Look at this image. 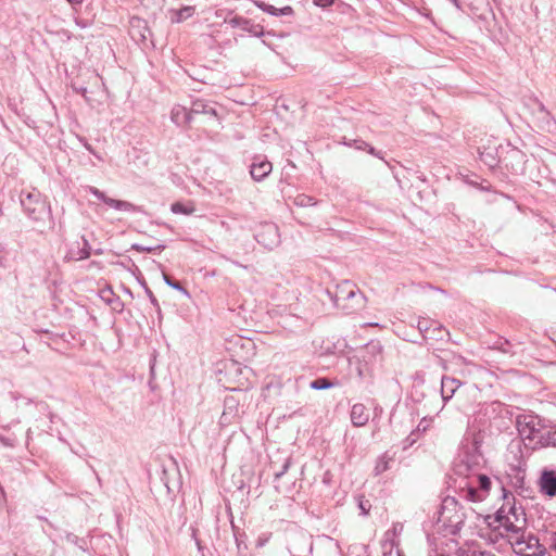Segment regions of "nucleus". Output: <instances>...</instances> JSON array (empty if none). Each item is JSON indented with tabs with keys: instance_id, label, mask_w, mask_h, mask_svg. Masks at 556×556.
<instances>
[{
	"instance_id": "28",
	"label": "nucleus",
	"mask_w": 556,
	"mask_h": 556,
	"mask_svg": "<svg viewBox=\"0 0 556 556\" xmlns=\"http://www.w3.org/2000/svg\"><path fill=\"white\" fill-rule=\"evenodd\" d=\"M294 204L298 205V206L306 207V206L315 205L316 201L314 200V198H312L309 195L299 194L294 199Z\"/></svg>"
},
{
	"instance_id": "35",
	"label": "nucleus",
	"mask_w": 556,
	"mask_h": 556,
	"mask_svg": "<svg viewBox=\"0 0 556 556\" xmlns=\"http://www.w3.org/2000/svg\"><path fill=\"white\" fill-rule=\"evenodd\" d=\"M313 3L316 7L327 8V7H330L333 3V0H313Z\"/></svg>"
},
{
	"instance_id": "43",
	"label": "nucleus",
	"mask_w": 556,
	"mask_h": 556,
	"mask_svg": "<svg viewBox=\"0 0 556 556\" xmlns=\"http://www.w3.org/2000/svg\"><path fill=\"white\" fill-rule=\"evenodd\" d=\"M448 1L452 2L456 9L462 10V5L458 0H448Z\"/></svg>"
},
{
	"instance_id": "44",
	"label": "nucleus",
	"mask_w": 556,
	"mask_h": 556,
	"mask_svg": "<svg viewBox=\"0 0 556 556\" xmlns=\"http://www.w3.org/2000/svg\"><path fill=\"white\" fill-rule=\"evenodd\" d=\"M551 540H552V545H553L554 549L556 551V532H554L552 534Z\"/></svg>"
},
{
	"instance_id": "26",
	"label": "nucleus",
	"mask_w": 556,
	"mask_h": 556,
	"mask_svg": "<svg viewBox=\"0 0 556 556\" xmlns=\"http://www.w3.org/2000/svg\"><path fill=\"white\" fill-rule=\"evenodd\" d=\"M170 211L174 214L190 215V214H192L194 212V207L193 206H187V205H185L181 202H175V203L172 204Z\"/></svg>"
},
{
	"instance_id": "3",
	"label": "nucleus",
	"mask_w": 556,
	"mask_h": 556,
	"mask_svg": "<svg viewBox=\"0 0 556 556\" xmlns=\"http://www.w3.org/2000/svg\"><path fill=\"white\" fill-rule=\"evenodd\" d=\"M331 299L336 307L346 314H352L363 308L366 300L357 287L349 280H343L337 285Z\"/></svg>"
},
{
	"instance_id": "4",
	"label": "nucleus",
	"mask_w": 556,
	"mask_h": 556,
	"mask_svg": "<svg viewBox=\"0 0 556 556\" xmlns=\"http://www.w3.org/2000/svg\"><path fill=\"white\" fill-rule=\"evenodd\" d=\"M511 545L514 552L520 556H543L545 548L540 544L539 539L526 533L525 529L514 534L505 536Z\"/></svg>"
},
{
	"instance_id": "10",
	"label": "nucleus",
	"mask_w": 556,
	"mask_h": 556,
	"mask_svg": "<svg viewBox=\"0 0 556 556\" xmlns=\"http://www.w3.org/2000/svg\"><path fill=\"white\" fill-rule=\"evenodd\" d=\"M225 23H228L233 28H241L255 37L264 35L263 26L254 24L251 20L242 16L233 15L230 18L225 17Z\"/></svg>"
},
{
	"instance_id": "40",
	"label": "nucleus",
	"mask_w": 556,
	"mask_h": 556,
	"mask_svg": "<svg viewBox=\"0 0 556 556\" xmlns=\"http://www.w3.org/2000/svg\"><path fill=\"white\" fill-rule=\"evenodd\" d=\"M367 151H368V153H369V154H371V155H375V156H377V157L382 159V156H381L380 152H379V151H377L374 147H370V146H369V147H368V149H367Z\"/></svg>"
},
{
	"instance_id": "34",
	"label": "nucleus",
	"mask_w": 556,
	"mask_h": 556,
	"mask_svg": "<svg viewBox=\"0 0 556 556\" xmlns=\"http://www.w3.org/2000/svg\"><path fill=\"white\" fill-rule=\"evenodd\" d=\"M215 15L216 17L223 18L225 21V17L230 18L232 16V13L227 10L219 9L215 12Z\"/></svg>"
},
{
	"instance_id": "32",
	"label": "nucleus",
	"mask_w": 556,
	"mask_h": 556,
	"mask_svg": "<svg viewBox=\"0 0 556 556\" xmlns=\"http://www.w3.org/2000/svg\"><path fill=\"white\" fill-rule=\"evenodd\" d=\"M88 191L104 203H105V200L109 199V197H106L104 192H102L101 190H99L96 187L89 186Z\"/></svg>"
},
{
	"instance_id": "6",
	"label": "nucleus",
	"mask_w": 556,
	"mask_h": 556,
	"mask_svg": "<svg viewBox=\"0 0 556 556\" xmlns=\"http://www.w3.org/2000/svg\"><path fill=\"white\" fill-rule=\"evenodd\" d=\"M21 204L27 216L35 222H43L50 216V208L42 194L37 190L23 191Z\"/></svg>"
},
{
	"instance_id": "37",
	"label": "nucleus",
	"mask_w": 556,
	"mask_h": 556,
	"mask_svg": "<svg viewBox=\"0 0 556 556\" xmlns=\"http://www.w3.org/2000/svg\"><path fill=\"white\" fill-rule=\"evenodd\" d=\"M428 324H429V321L427 319H425V318L420 319L418 321V329H419V331L420 332L428 331V329H429V325Z\"/></svg>"
},
{
	"instance_id": "20",
	"label": "nucleus",
	"mask_w": 556,
	"mask_h": 556,
	"mask_svg": "<svg viewBox=\"0 0 556 556\" xmlns=\"http://www.w3.org/2000/svg\"><path fill=\"white\" fill-rule=\"evenodd\" d=\"M541 488L547 495L556 494V472L544 470L541 476Z\"/></svg>"
},
{
	"instance_id": "8",
	"label": "nucleus",
	"mask_w": 556,
	"mask_h": 556,
	"mask_svg": "<svg viewBox=\"0 0 556 556\" xmlns=\"http://www.w3.org/2000/svg\"><path fill=\"white\" fill-rule=\"evenodd\" d=\"M255 239L266 249H274L280 243L278 227L271 223L262 225L255 235Z\"/></svg>"
},
{
	"instance_id": "23",
	"label": "nucleus",
	"mask_w": 556,
	"mask_h": 556,
	"mask_svg": "<svg viewBox=\"0 0 556 556\" xmlns=\"http://www.w3.org/2000/svg\"><path fill=\"white\" fill-rule=\"evenodd\" d=\"M536 444H540L541 446H556V430L543 427Z\"/></svg>"
},
{
	"instance_id": "46",
	"label": "nucleus",
	"mask_w": 556,
	"mask_h": 556,
	"mask_svg": "<svg viewBox=\"0 0 556 556\" xmlns=\"http://www.w3.org/2000/svg\"><path fill=\"white\" fill-rule=\"evenodd\" d=\"M76 24L81 27V28H85L87 27V23L86 22H83V21H79V20H76Z\"/></svg>"
},
{
	"instance_id": "49",
	"label": "nucleus",
	"mask_w": 556,
	"mask_h": 556,
	"mask_svg": "<svg viewBox=\"0 0 556 556\" xmlns=\"http://www.w3.org/2000/svg\"><path fill=\"white\" fill-rule=\"evenodd\" d=\"M344 144L349 146V147H352V143L351 142H346L344 141Z\"/></svg>"
},
{
	"instance_id": "38",
	"label": "nucleus",
	"mask_w": 556,
	"mask_h": 556,
	"mask_svg": "<svg viewBox=\"0 0 556 556\" xmlns=\"http://www.w3.org/2000/svg\"><path fill=\"white\" fill-rule=\"evenodd\" d=\"M289 468V460L287 459L286 463L282 465V469L280 471L275 472V478L279 479Z\"/></svg>"
},
{
	"instance_id": "51",
	"label": "nucleus",
	"mask_w": 556,
	"mask_h": 556,
	"mask_svg": "<svg viewBox=\"0 0 556 556\" xmlns=\"http://www.w3.org/2000/svg\"><path fill=\"white\" fill-rule=\"evenodd\" d=\"M144 251H148V252H151L152 249L151 248H147V249H143Z\"/></svg>"
},
{
	"instance_id": "30",
	"label": "nucleus",
	"mask_w": 556,
	"mask_h": 556,
	"mask_svg": "<svg viewBox=\"0 0 556 556\" xmlns=\"http://www.w3.org/2000/svg\"><path fill=\"white\" fill-rule=\"evenodd\" d=\"M163 279L167 286L180 291L181 293L189 295L188 291L177 281L172 280L166 274H163Z\"/></svg>"
},
{
	"instance_id": "39",
	"label": "nucleus",
	"mask_w": 556,
	"mask_h": 556,
	"mask_svg": "<svg viewBox=\"0 0 556 556\" xmlns=\"http://www.w3.org/2000/svg\"><path fill=\"white\" fill-rule=\"evenodd\" d=\"M354 143H355V148H356V149H359V150L368 149V147H369V144H368L367 142L362 141V140H359V141H354Z\"/></svg>"
},
{
	"instance_id": "41",
	"label": "nucleus",
	"mask_w": 556,
	"mask_h": 556,
	"mask_svg": "<svg viewBox=\"0 0 556 556\" xmlns=\"http://www.w3.org/2000/svg\"><path fill=\"white\" fill-rule=\"evenodd\" d=\"M77 92H79L86 100H88V97H87V88L85 87H81L79 89H76Z\"/></svg>"
},
{
	"instance_id": "50",
	"label": "nucleus",
	"mask_w": 556,
	"mask_h": 556,
	"mask_svg": "<svg viewBox=\"0 0 556 556\" xmlns=\"http://www.w3.org/2000/svg\"><path fill=\"white\" fill-rule=\"evenodd\" d=\"M87 150L92 151L89 144H86Z\"/></svg>"
},
{
	"instance_id": "14",
	"label": "nucleus",
	"mask_w": 556,
	"mask_h": 556,
	"mask_svg": "<svg viewBox=\"0 0 556 556\" xmlns=\"http://www.w3.org/2000/svg\"><path fill=\"white\" fill-rule=\"evenodd\" d=\"M350 417L354 427H364L369 421L370 414L364 404L356 403L351 408Z\"/></svg>"
},
{
	"instance_id": "1",
	"label": "nucleus",
	"mask_w": 556,
	"mask_h": 556,
	"mask_svg": "<svg viewBox=\"0 0 556 556\" xmlns=\"http://www.w3.org/2000/svg\"><path fill=\"white\" fill-rule=\"evenodd\" d=\"M481 439L475 434L466 442L453 464V483L458 495L469 502H482L491 489L490 478L482 472L485 459L480 451Z\"/></svg>"
},
{
	"instance_id": "45",
	"label": "nucleus",
	"mask_w": 556,
	"mask_h": 556,
	"mask_svg": "<svg viewBox=\"0 0 556 556\" xmlns=\"http://www.w3.org/2000/svg\"><path fill=\"white\" fill-rule=\"evenodd\" d=\"M511 155H513L514 157L522 159V154L520 153V151H517V150H514V151H513V153H511Z\"/></svg>"
},
{
	"instance_id": "5",
	"label": "nucleus",
	"mask_w": 556,
	"mask_h": 556,
	"mask_svg": "<svg viewBox=\"0 0 556 556\" xmlns=\"http://www.w3.org/2000/svg\"><path fill=\"white\" fill-rule=\"evenodd\" d=\"M439 521L448 531L450 534H458L465 523V513L457 508L454 498H445L439 513Z\"/></svg>"
},
{
	"instance_id": "25",
	"label": "nucleus",
	"mask_w": 556,
	"mask_h": 556,
	"mask_svg": "<svg viewBox=\"0 0 556 556\" xmlns=\"http://www.w3.org/2000/svg\"><path fill=\"white\" fill-rule=\"evenodd\" d=\"M393 462V457L388 453L382 454L376 462L375 475L379 476L390 469V463Z\"/></svg>"
},
{
	"instance_id": "7",
	"label": "nucleus",
	"mask_w": 556,
	"mask_h": 556,
	"mask_svg": "<svg viewBox=\"0 0 556 556\" xmlns=\"http://www.w3.org/2000/svg\"><path fill=\"white\" fill-rule=\"evenodd\" d=\"M517 426L519 434L523 439H528L530 441L538 442L543 426L541 425V419L538 416L533 415H523L519 416L517 419Z\"/></svg>"
},
{
	"instance_id": "15",
	"label": "nucleus",
	"mask_w": 556,
	"mask_h": 556,
	"mask_svg": "<svg viewBox=\"0 0 556 556\" xmlns=\"http://www.w3.org/2000/svg\"><path fill=\"white\" fill-rule=\"evenodd\" d=\"M462 384V381L456 378L443 376L441 378L442 400L444 402L451 400Z\"/></svg>"
},
{
	"instance_id": "12",
	"label": "nucleus",
	"mask_w": 556,
	"mask_h": 556,
	"mask_svg": "<svg viewBox=\"0 0 556 556\" xmlns=\"http://www.w3.org/2000/svg\"><path fill=\"white\" fill-rule=\"evenodd\" d=\"M403 525L401 522H394L392 528L384 532L382 540V548L384 553L391 552L393 547L399 545V536L403 532Z\"/></svg>"
},
{
	"instance_id": "19",
	"label": "nucleus",
	"mask_w": 556,
	"mask_h": 556,
	"mask_svg": "<svg viewBox=\"0 0 556 556\" xmlns=\"http://www.w3.org/2000/svg\"><path fill=\"white\" fill-rule=\"evenodd\" d=\"M533 114L535 115L538 122L542 127H549L553 124V117L551 113L546 110L544 104L538 100L533 101Z\"/></svg>"
},
{
	"instance_id": "16",
	"label": "nucleus",
	"mask_w": 556,
	"mask_h": 556,
	"mask_svg": "<svg viewBox=\"0 0 556 556\" xmlns=\"http://www.w3.org/2000/svg\"><path fill=\"white\" fill-rule=\"evenodd\" d=\"M192 119L190 110L180 104L173 106L170 111V121L177 126H187Z\"/></svg>"
},
{
	"instance_id": "31",
	"label": "nucleus",
	"mask_w": 556,
	"mask_h": 556,
	"mask_svg": "<svg viewBox=\"0 0 556 556\" xmlns=\"http://www.w3.org/2000/svg\"><path fill=\"white\" fill-rule=\"evenodd\" d=\"M480 159L490 167H494L496 165V159L491 152H480Z\"/></svg>"
},
{
	"instance_id": "22",
	"label": "nucleus",
	"mask_w": 556,
	"mask_h": 556,
	"mask_svg": "<svg viewBox=\"0 0 556 556\" xmlns=\"http://www.w3.org/2000/svg\"><path fill=\"white\" fill-rule=\"evenodd\" d=\"M256 5L262 9L264 12H267L274 16H281V15H290L293 13V10L291 7L287 5L283 8H275L274 5L266 4L264 2H256Z\"/></svg>"
},
{
	"instance_id": "21",
	"label": "nucleus",
	"mask_w": 556,
	"mask_h": 556,
	"mask_svg": "<svg viewBox=\"0 0 556 556\" xmlns=\"http://www.w3.org/2000/svg\"><path fill=\"white\" fill-rule=\"evenodd\" d=\"M195 8L193 5H186L177 10L170 11V21L174 23H181L193 16Z\"/></svg>"
},
{
	"instance_id": "2",
	"label": "nucleus",
	"mask_w": 556,
	"mask_h": 556,
	"mask_svg": "<svg viewBox=\"0 0 556 556\" xmlns=\"http://www.w3.org/2000/svg\"><path fill=\"white\" fill-rule=\"evenodd\" d=\"M495 521L497 522L495 529L502 538L522 531L527 522L523 509L510 504L509 501L497 510Z\"/></svg>"
},
{
	"instance_id": "24",
	"label": "nucleus",
	"mask_w": 556,
	"mask_h": 556,
	"mask_svg": "<svg viewBox=\"0 0 556 556\" xmlns=\"http://www.w3.org/2000/svg\"><path fill=\"white\" fill-rule=\"evenodd\" d=\"M105 204L117 210V211H123V212H135L136 211V206L132 203L127 202V201L115 200V199L109 198L108 200H105Z\"/></svg>"
},
{
	"instance_id": "36",
	"label": "nucleus",
	"mask_w": 556,
	"mask_h": 556,
	"mask_svg": "<svg viewBox=\"0 0 556 556\" xmlns=\"http://www.w3.org/2000/svg\"><path fill=\"white\" fill-rule=\"evenodd\" d=\"M0 442L3 445L9 446V447H13L15 445V440L14 439L5 438V437H2V435H0Z\"/></svg>"
},
{
	"instance_id": "47",
	"label": "nucleus",
	"mask_w": 556,
	"mask_h": 556,
	"mask_svg": "<svg viewBox=\"0 0 556 556\" xmlns=\"http://www.w3.org/2000/svg\"><path fill=\"white\" fill-rule=\"evenodd\" d=\"M68 2L72 4H80L83 0H68Z\"/></svg>"
},
{
	"instance_id": "42",
	"label": "nucleus",
	"mask_w": 556,
	"mask_h": 556,
	"mask_svg": "<svg viewBox=\"0 0 556 556\" xmlns=\"http://www.w3.org/2000/svg\"><path fill=\"white\" fill-rule=\"evenodd\" d=\"M148 295H149L150 301L152 302V304L153 305H157V301H156L155 296L153 295V293L150 290H148Z\"/></svg>"
},
{
	"instance_id": "33",
	"label": "nucleus",
	"mask_w": 556,
	"mask_h": 556,
	"mask_svg": "<svg viewBox=\"0 0 556 556\" xmlns=\"http://www.w3.org/2000/svg\"><path fill=\"white\" fill-rule=\"evenodd\" d=\"M270 539V533H264L256 540V547H263Z\"/></svg>"
},
{
	"instance_id": "13",
	"label": "nucleus",
	"mask_w": 556,
	"mask_h": 556,
	"mask_svg": "<svg viewBox=\"0 0 556 556\" xmlns=\"http://www.w3.org/2000/svg\"><path fill=\"white\" fill-rule=\"evenodd\" d=\"M129 34L136 41H146L150 30L144 20L134 16L129 21Z\"/></svg>"
},
{
	"instance_id": "18",
	"label": "nucleus",
	"mask_w": 556,
	"mask_h": 556,
	"mask_svg": "<svg viewBox=\"0 0 556 556\" xmlns=\"http://www.w3.org/2000/svg\"><path fill=\"white\" fill-rule=\"evenodd\" d=\"M191 116L194 114H205L217 116V111L214 104L208 101L197 99L192 102L190 108Z\"/></svg>"
},
{
	"instance_id": "11",
	"label": "nucleus",
	"mask_w": 556,
	"mask_h": 556,
	"mask_svg": "<svg viewBox=\"0 0 556 556\" xmlns=\"http://www.w3.org/2000/svg\"><path fill=\"white\" fill-rule=\"evenodd\" d=\"M455 554L456 556H497L492 551L483 548L480 543L476 541H468L458 546Z\"/></svg>"
},
{
	"instance_id": "27",
	"label": "nucleus",
	"mask_w": 556,
	"mask_h": 556,
	"mask_svg": "<svg viewBox=\"0 0 556 556\" xmlns=\"http://www.w3.org/2000/svg\"><path fill=\"white\" fill-rule=\"evenodd\" d=\"M356 500H357V506L361 510V514L363 516H367L371 509V504H370L369 500L365 498L364 495H358L356 497Z\"/></svg>"
},
{
	"instance_id": "17",
	"label": "nucleus",
	"mask_w": 556,
	"mask_h": 556,
	"mask_svg": "<svg viewBox=\"0 0 556 556\" xmlns=\"http://www.w3.org/2000/svg\"><path fill=\"white\" fill-rule=\"evenodd\" d=\"M273 169V165L270 162L266 160H261L258 162H253L250 168V174L252 178L256 181L263 180Z\"/></svg>"
},
{
	"instance_id": "48",
	"label": "nucleus",
	"mask_w": 556,
	"mask_h": 556,
	"mask_svg": "<svg viewBox=\"0 0 556 556\" xmlns=\"http://www.w3.org/2000/svg\"><path fill=\"white\" fill-rule=\"evenodd\" d=\"M457 362H458V363H464V362H465V359H464L462 356H458V357H457Z\"/></svg>"
},
{
	"instance_id": "9",
	"label": "nucleus",
	"mask_w": 556,
	"mask_h": 556,
	"mask_svg": "<svg viewBox=\"0 0 556 556\" xmlns=\"http://www.w3.org/2000/svg\"><path fill=\"white\" fill-rule=\"evenodd\" d=\"M90 244L88 240L83 236L79 240L75 241L68 248L64 258L66 261H83L90 256Z\"/></svg>"
},
{
	"instance_id": "29",
	"label": "nucleus",
	"mask_w": 556,
	"mask_h": 556,
	"mask_svg": "<svg viewBox=\"0 0 556 556\" xmlns=\"http://www.w3.org/2000/svg\"><path fill=\"white\" fill-rule=\"evenodd\" d=\"M333 386L332 382H330L326 378H318L311 382V388L314 390H326Z\"/></svg>"
}]
</instances>
